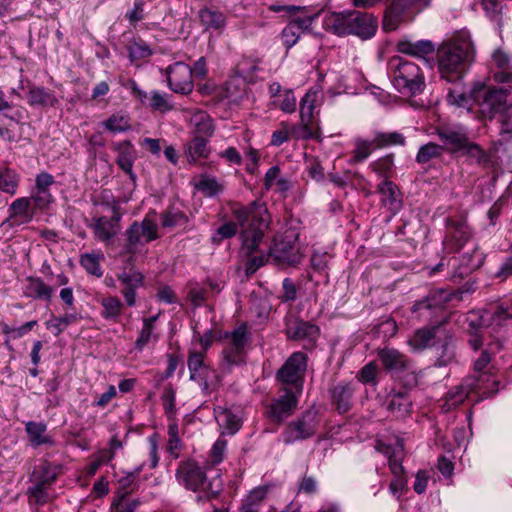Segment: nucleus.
Listing matches in <instances>:
<instances>
[{"mask_svg": "<svg viewBox=\"0 0 512 512\" xmlns=\"http://www.w3.org/2000/svg\"><path fill=\"white\" fill-rule=\"evenodd\" d=\"M232 215L242 228L241 250L248 258L245 263V272L246 275H252L272 259L269 258V253L254 255L269 226L270 215L267 208L256 201L247 206L235 204L232 207Z\"/></svg>", "mask_w": 512, "mask_h": 512, "instance_id": "1", "label": "nucleus"}, {"mask_svg": "<svg viewBox=\"0 0 512 512\" xmlns=\"http://www.w3.org/2000/svg\"><path fill=\"white\" fill-rule=\"evenodd\" d=\"M475 46L468 32L462 31L444 41L437 50L438 71L447 82L460 80L475 60Z\"/></svg>", "mask_w": 512, "mask_h": 512, "instance_id": "2", "label": "nucleus"}, {"mask_svg": "<svg viewBox=\"0 0 512 512\" xmlns=\"http://www.w3.org/2000/svg\"><path fill=\"white\" fill-rule=\"evenodd\" d=\"M389 74L395 89L405 96H416L423 92L426 84L421 68L414 62L394 57L388 64Z\"/></svg>", "mask_w": 512, "mask_h": 512, "instance_id": "3", "label": "nucleus"}, {"mask_svg": "<svg viewBox=\"0 0 512 512\" xmlns=\"http://www.w3.org/2000/svg\"><path fill=\"white\" fill-rule=\"evenodd\" d=\"M225 340L219 366L222 373H229L234 367L246 362L245 347L250 341L247 325L243 323L227 332Z\"/></svg>", "mask_w": 512, "mask_h": 512, "instance_id": "4", "label": "nucleus"}, {"mask_svg": "<svg viewBox=\"0 0 512 512\" xmlns=\"http://www.w3.org/2000/svg\"><path fill=\"white\" fill-rule=\"evenodd\" d=\"M205 358L206 355L198 353L195 348H190L187 357V367L189 379L196 382L202 392L208 395L220 387L222 379L219 372L207 363Z\"/></svg>", "mask_w": 512, "mask_h": 512, "instance_id": "5", "label": "nucleus"}, {"mask_svg": "<svg viewBox=\"0 0 512 512\" xmlns=\"http://www.w3.org/2000/svg\"><path fill=\"white\" fill-rule=\"evenodd\" d=\"M125 236L124 250L130 254L129 261L131 262L146 243L159 238L158 226L152 218L146 215L141 222L134 221L126 230Z\"/></svg>", "mask_w": 512, "mask_h": 512, "instance_id": "6", "label": "nucleus"}, {"mask_svg": "<svg viewBox=\"0 0 512 512\" xmlns=\"http://www.w3.org/2000/svg\"><path fill=\"white\" fill-rule=\"evenodd\" d=\"M510 94V88L487 87L483 83H476L471 90L473 102L480 107L483 114L489 116L502 111Z\"/></svg>", "mask_w": 512, "mask_h": 512, "instance_id": "7", "label": "nucleus"}, {"mask_svg": "<svg viewBox=\"0 0 512 512\" xmlns=\"http://www.w3.org/2000/svg\"><path fill=\"white\" fill-rule=\"evenodd\" d=\"M298 235L293 231H287L283 235H276L269 247V258L277 265L295 266L301 259V253L297 244Z\"/></svg>", "mask_w": 512, "mask_h": 512, "instance_id": "8", "label": "nucleus"}, {"mask_svg": "<svg viewBox=\"0 0 512 512\" xmlns=\"http://www.w3.org/2000/svg\"><path fill=\"white\" fill-rule=\"evenodd\" d=\"M318 89L312 87L300 101V125L303 138H318L320 110Z\"/></svg>", "mask_w": 512, "mask_h": 512, "instance_id": "9", "label": "nucleus"}, {"mask_svg": "<svg viewBox=\"0 0 512 512\" xmlns=\"http://www.w3.org/2000/svg\"><path fill=\"white\" fill-rule=\"evenodd\" d=\"M175 476L178 483L188 490L211 491L212 494L218 492V490H213L212 483L207 480L204 469L193 460L180 462Z\"/></svg>", "mask_w": 512, "mask_h": 512, "instance_id": "10", "label": "nucleus"}, {"mask_svg": "<svg viewBox=\"0 0 512 512\" xmlns=\"http://www.w3.org/2000/svg\"><path fill=\"white\" fill-rule=\"evenodd\" d=\"M307 357L302 352H294L276 373V379L284 388L301 392Z\"/></svg>", "mask_w": 512, "mask_h": 512, "instance_id": "11", "label": "nucleus"}, {"mask_svg": "<svg viewBox=\"0 0 512 512\" xmlns=\"http://www.w3.org/2000/svg\"><path fill=\"white\" fill-rule=\"evenodd\" d=\"M430 2L431 0H392L384 15L383 29L395 30L406 17L411 13L422 11L430 5Z\"/></svg>", "mask_w": 512, "mask_h": 512, "instance_id": "12", "label": "nucleus"}, {"mask_svg": "<svg viewBox=\"0 0 512 512\" xmlns=\"http://www.w3.org/2000/svg\"><path fill=\"white\" fill-rule=\"evenodd\" d=\"M454 298L462 300V292H455L446 289H434L431 290L426 297L417 301L412 306V312L418 313L419 318L427 319L433 314V312L442 309Z\"/></svg>", "mask_w": 512, "mask_h": 512, "instance_id": "13", "label": "nucleus"}, {"mask_svg": "<svg viewBox=\"0 0 512 512\" xmlns=\"http://www.w3.org/2000/svg\"><path fill=\"white\" fill-rule=\"evenodd\" d=\"M447 235L443 242L447 253H456L471 239L472 231L465 218L446 219Z\"/></svg>", "mask_w": 512, "mask_h": 512, "instance_id": "14", "label": "nucleus"}, {"mask_svg": "<svg viewBox=\"0 0 512 512\" xmlns=\"http://www.w3.org/2000/svg\"><path fill=\"white\" fill-rule=\"evenodd\" d=\"M130 267H124L117 274V280L121 285L120 292L129 307L136 305V291L144 285V275L138 270L133 261H129Z\"/></svg>", "mask_w": 512, "mask_h": 512, "instance_id": "15", "label": "nucleus"}, {"mask_svg": "<svg viewBox=\"0 0 512 512\" xmlns=\"http://www.w3.org/2000/svg\"><path fill=\"white\" fill-rule=\"evenodd\" d=\"M318 417L315 413H306L295 421L288 424L282 433L283 441L286 444H292L296 441L311 437L317 428Z\"/></svg>", "mask_w": 512, "mask_h": 512, "instance_id": "16", "label": "nucleus"}, {"mask_svg": "<svg viewBox=\"0 0 512 512\" xmlns=\"http://www.w3.org/2000/svg\"><path fill=\"white\" fill-rule=\"evenodd\" d=\"M299 393V391L282 387L279 397L268 406V417L275 422H281L289 417L296 409Z\"/></svg>", "mask_w": 512, "mask_h": 512, "instance_id": "17", "label": "nucleus"}, {"mask_svg": "<svg viewBox=\"0 0 512 512\" xmlns=\"http://www.w3.org/2000/svg\"><path fill=\"white\" fill-rule=\"evenodd\" d=\"M169 88L175 93L189 94L193 90L191 67L183 62H176L167 68Z\"/></svg>", "mask_w": 512, "mask_h": 512, "instance_id": "18", "label": "nucleus"}, {"mask_svg": "<svg viewBox=\"0 0 512 512\" xmlns=\"http://www.w3.org/2000/svg\"><path fill=\"white\" fill-rule=\"evenodd\" d=\"M55 183L54 176L48 172L36 175L35 186L31 191V200L35 210L47 209L54 201L50 187Z\"/></svg>", "mask_w": 512, "mask_h": 512, "instance_id": "19", "label": "nucleus"}, {"mask_svg": "<svg viewBox=\"0 0 512 512\" xmlns=\"http://www.w3.org/2000/svg\"><path fill=\"white\" fill-rule=\"evenodd\" d=\"M349 35H355L363 40L372 38L377 31V19L369 13L350 11Z\"/></svg>", "mask_w": 512, "mask_h": 512, "instance_id": "20", "label": "nucleus"}, {"mask_svg": "<svg viewBox=\"0 0 512 512\" xmlns=\"http://www.w3.org/2000/svg\"><path fill=\"white\" fill-rule=\"evenodd\" d=\"M121 215L115 211L113 216L108 218L101 216L93 218L89 226L93 230L94 237L103 243H110L120 231Z\"/></svg>", "mask_w": 512, "mask_h": 512, "instance_id": "21", "label": "nucleus"}, {"mask_svg": "<svg viewBox=\"0 0 512 512\" xmlns=\"http://www.w3.org/2000/svg\"><path fill=\"white\" fill-rule=\"evenodd\" d=\"M484 377L489 378V376L486 374L480 376L479 378H476L475 376H469L465 378L460 385L454 389H451L447 393L445 402V405L448 407V409L463 403L471 392L482 390L483 387L480 385V382L483 381Z\"/></svg>", "mask_w": 512, "mask_h": 512, "instance_id": "22", "label": "nucleus"}, {"mask_svg": "<svg viewBox=\"0 0 512 512\" xmlns=\"http://www.w3.org/2000/svg\"><path fill=\"white\" fill-rule=\"evenodd\" d=\"M503 349V343L500 340H494L489 342L485 349L481 352L480 356L475 360L474 362V372L476 378H479L480 376H483L484 374L488 375L489 378H483V381L480 382V385L483 388L487 387V383L492 381L494 383V380L492 379L491 374H488L485 372V369L490 364L492 358L498 354Z\"/></svg>", "mask_w": 512, "mask_h": 512, "instance_id": "23", "label": "nucleus"}, {"mask_svg": "<svg viewBox=\"0 0 512 512\" xmlns=\"http://www.w3.org/2000/svg\"><path fill=\"white\" fill-rule=\"evenodd\" d=\"M287 335L289 338L304 341L305 348H313L319 336V328L308 322L295 321L287 325Z\"/></svg>", "mask_w": 512, "mask_h": 512, "instance_id": "24", "label": "nucleus"}, {"mask_svg": "<svg viewBox=\"0 0 512 512\" xmlns=\"http://www.w3.org/2000/svg\"><path fill=\"white\" fill-rule=\"evenodd\" d=\"M220 98L229 104H239L247 95V84L242 75L231 76L221 87Z\"/></svg>", "mask_w": 512, "mask_h": 512, "instance_id": "25", "label": "nucleus"}, {"mask_svg": "<svg viewBox=\"0 0 512 512\" xmlns=\"http://www.w3.org/2000/svg\"><path fill=\"white\" fill-rule=\"evenodd\" d=\"M444 333L442 324L417 329L407 343L414 351H421L435 343V339Z\"/></svg>", "mask_w": 512, "mask_h": 512, "instance_id": "26", "label": "nucleus"}, {"mask_svg": "<svg viewBox=\"0 0 512 512\" xmlns=\"http://www.w3.org/2000/svg\"><path fill=\"white\" fill-rule=\"evenodd\" d=\"M378 356L383 367L388 371L400 372L413 367L412 362L406 355L393 348L380 350Z\"/></svg>", "mask_w": 512, "mask_h": 512, "instance_id": "27", "label": "nucleus"}, {"mask_svg": "<svg viewBox=\"0 0 512 512\" xmlns=\"http://www.w3.org/2000/svg\"><path fill=\"white\" fill-rule=\"evenodd\" d=\"M113 150L117 152L116 164L126 173L134 182L136 175L133 172V164L135 160V149L129 141H121L113 144Z\"/></svg>", "mask_w": 512, "mask_h": 512, "instance_id": "28", "label": "nucleus"}, {"mask_svg": "<svg viewBox=\"0 0 512 512\" xmlns=\"http://www.w3.org/2000/svg\"><path fill=\"white\" fill-rule=\"evenodd\" d=\"M54 294L53 287L47 285L40 277L27 276L23 295L34 300L50 302Z\"/></svg>", "mask_w": 512, "mask_h": 512, "instance_id": "29", "label": "nucleus"}, {"mask_svg": "<svg viewBox=\"0 0 512 512\" xmlns=\"http://www.w3.org/2000/svg\"><path fill=\"white\" fill-rule=\"evenodd\" d=\"M437 135L451 153L460 152L468 140L467 132L462 127L440 128Z\"/></svg>", "mask_w": 512, "mask_h": 512, "instance_id": "30", "label": "nucleus"}, {"mask_svg": "<svg viewBox=\"0 0 512 512\" xmlns=\"http://www.w3.org/2000/svg\"><path fill=\"white\" fill-rule=\"evenodd\" d=\"M397 50L412 57L425 59L427 56L434 54L436 46L430 40H418L415 42L402 40L397 43Z\"/></svg>", "mask_w": 512, "mask_h": 512, "instance_id": "31", "label": "nucleus"}, {"mask_svg": "<svg viewBox=\"0 0 512 512\" xmlns=\"http://www.w3.org/2000/svg\"><path fill=\"white\" fill-rule=\"evenodd\" d=\"M33 210V201L30 197L17 198L9 206L8 220H12L13 223H28L33 218Z\"/></svg>", "mask_w": 512, "mask_h": 512, "instance_id": "32", "label": "nucleus"}, {"mask_svg": "<svg viewBox=\"0 0 512 512\" xmlns=\"http://www.w3.org/2000/svg\"><path fill=\"white\" fill-rule=\"evenodd\" d=\"M349 19L350 11L347 13L330 12L325 14L322 26L325 30L335 35H349V32H351V30H349Z\"/></svg>", "mask_w": 512, "mask_h": 512, "instance_id": "33", "label": "nucleus"}, {"mask_svg": "<svg viewBox=\"0 0 512 512\" xmlns=\"http://www.w3.org/2000/svg\"><path fill=\"white\" fill-rule=\"evenodd\" d=\"M495 311L489 310H477L470 311L467 314L466 322L468 324L471 333H476L479 329L483 327H489L491 325H501V320L499 318H495Z\"/></svg>", "mask_w": 512, "mask_h": 512, "instance_id": "34", "label": "nucleus"}, {"mask_svg": "<svg viewBox=\"0 0 512 512\" xmlns=\"http://www.w3.org/2000/svg\"><path fill=\"white\" fill-rule=\"evenodd\" d=\"M411 406L412 401L405 391H393L388 395L387 409L397 418L407 416Z\"/></svg>", "mask_w": 512, "mask_h": 512, "instance_id": "35", "label": "nucleus"}, {"mask_svg": "<svg viewBox=\"0 0 512 512\" xmlns=\"http://www.w3.org/2000/svg\"><path fill=\"white\" fill-rule=\"evenodd\" d=\"M377 192L381 196V203L390 210H398L401 206L400 193L397 186L389 181L383 180L377 186Z\"/></svg>", "mask_w": 512, "mask_h": 512, "instance_id": "36", "label": "nucleus"}, {"mask_svg": "<svg viewBox=\"0 0 512 512\" xmlns=\"http://www.w3.org/2000/svg\"><path fill=\"white\" fill-rule=\"evenodd\" d=\"M185 154L189 163H197L199 159L208 158L210 148L208 140L202 136H194L185 146Z\"/></svg>", "mask_w": 512, "mask_h": 512, "instance_id": "37", "label": "nucleus"}, {"mask_svg": "<svg viewBox=\"0 0 512 512\" xmlns=\"http://www.w3.org/2000/svg\"><path fill=\"white\" fill-rule=\"evenodd\" d=\"M452 262L455 267L458 262L460 265L455 268L453 272L452 279L456 281L457 279H463L466 275L471 273L473 270L477 269L481 265V259H474L473 255L463 254L460 259L456 257H452L449 259V264Z\"/></svg>", "mask_w": 512, "mask_h": 512, "instance_id": "38", "label": "nucleus"}, {"mask_svg": "<svg viewBox=\"0 0 512 512\" xmlns=\"http://www.w3.org/2000/svg\"><path fill=\"white\" fill-rule=\"evenodd\" d=\"M188 222L187 215L177 208H169L160 214L162 228H185Z\"/></svg>", "mask_w": 512, "mask_h": 512, "instance_id": "39", "label": "nucleus"}, {"mask_svg": "<svg viewBox=\"0 0 512 512\" xmlns=\"http://www.w3.org/2000/svg\"><path fill=\"white\" fill-rule=\"evenodd\" d=\"M27 98L31 106L54 107L58 104V99L44 87H30Z\"/></svg>", "mask_w": 512, "mask_h": 512, "instance_id": "40", "label": "nucleus"}, {"mask_svg": "<svg viewBox=\"0 0 512 512\" xmlns=\"http://www.w3.org/2000/svg\"><path fill=\"white\" fill-rule=\"evenodd\" d=\"M191 124L194 126L195 136L209 138L214 133L212 118L204 111H197L191 117Z\"/></svg>", "mask_w": 512, "mask_h": 512, "instance_id": "41", "label": "nucleus"}, {"mask_svg": "<svg viewBox=\"0 0 512 512\" xmlns=\"http://www.w3.org/2000/svg\"><path fill=\"white\" fill-rule=\"evenodd\" d=\"M100 304L102 318L114 322L117 321L124 308V304L117 296L104 297L100 300Z\"/></svg>", "mask_w": 512, "mask_h": 512, "instance_id": "42", "label": "nucleus"}, {"mask_svg": "<svg viewBox=\"0 0 512 512\" xmlns=\"http://www.w3.org/2000/svg\"><path fill=\"white\" fill-rule=\"evenodd\" d=\"M199 19L206 29H221L226 24V18L222 12L209 8H202L199 11Z\"/></svg>", "mask_w": 512, "mask_h": 512, "instance_id": "43", "label": "nucleus"}, {"mask_svg": "<svg viewBox=\"0 0 512 512\" xmlns=\"http://www.w3.org/2000/svg\"><path fill=\"white\" fill-rule=\"evenodd\" d=\"M26 431L33 446L52 444V439L45 434L46 425L40 422L30 421L26 424Z\"/></svg>", "mask_w": 512, "mask_h": 512, "instance_id": "44", "label": "nucleus"}, {"mask_svg": "<svg viewBox=\"0 0 512 512\" xmlns=\"http://www.w3.org/2000/svg\"><path fill=\"white\" fill-rule=\"evenodd\" d=\"M352 393L353 389L348 385H339L333 389L332 399L339 413H346L349 410Z\"/></svg>", "mask_w": 512, "mask_h": 512, "instance_id": "45", "label": "nucleus"}, {"mask_svg": "<svg viewBox=\"0 0 512 512\" xmlns=\"http://www.w3.org/2000/svg\"><path fill=\"white\" fill-rule=\"evenodd\" d=\"M443 152V146L434 142H428L419 148L416 154V162L419 164H426L432 160L441 158Z\"/></svg>", "mask_w": 512, "mask_h": 512, "instance_id": "46", "label": "nucleus"}, {"mask_svg": "<svg viewBox=\"0 0 512 512\" xmlns=\"http://www.w3.org/2000/svg\"><path fill=\"white\" fill-rule=\"evenodd\" d=\"M383 452L388 456V465L391 473L394 476L404 475V468L402 466L404 457L403 444L398 443L393 450L386 448Z\"/></svg>", "mask_w": 512, "mask_h": 512, "instance_id": "47", "label": "nucleus"}, {"mask_svg": "<svg viewBox=\"0 0 512 512\" xmlns=\"http://www.w3.org/2000/svg\"><path fill=\"white\" fill-rule=\"evenodd\" d=\"M20 181V175L13 169L0 170V190L15 195Z\"/></svg>", "mask_w": 512, "mask_h": 512, "instance_id": "48", "label": "nucleus"}, {"mask_svg": "<svg viewBox=\"0 0 512 512\" xmlns=\"http://www.w3.org/2000/svg\"><path fill=\"white\" fill-rule=\"evenodd\" d=\"M377 148L375 139L368 141L362 138H356L354 142L353 156L351 163H359L366 160L372 151Z\"/></svg>", "mask_w": 512, "mask_h": 512, "instance_id": "49", "label": "nucleus"}, {"mask_svg": "<svg viewBox=\"0 0 512 512\" xmlns=\"http://www.w3.org/2000/svg\"><path fill=\"white\" fill-rule=\"evenodd\" d=\"M218 424L224 428L227 433L234 434L241 426L239 418L230 410L224 409L216 413Z\"/></svg>", "mask_w": 512, "mask_h": 512, "instance_id": "50", "label": "nucleus"}, {"mask_svg": "<svg viewBox=\"0 0 512 512\" xmlns=\"http://www.w3.org/2000/svg\"><path fill=\"white\" fill-rule=\"evenodd\" d=\"M196 188L206 197H213L222 192L223 185L216 178L207 175H201L196 184Z\"/></svg>", "mask_w": 512, "mask_h": 512, "instance_id": "51", "label": "nucleus"}, {"mask_svg": "<svg viewBox=\"0 0 512 512\" xmlns=\"http://www.w3.org/2000/svg\"><path fill=\"white\" fill-rule=\"evenodd\" d=\"M78 316L76 313H66L63 316L52 317L46 322L48 329H54V335H60L69 325L77 322Z\"/></svg>", "mask_w": 512, "mask_h": 512, "instance_id": "52", "label": "nucleus"}, {"mask_svg": "<svg viewBox=\"0 0 512 512\" xmlns=\"http://www.w3.org/2000/svg\"><path fill=\"white\" fill-rule=\"evenodd\" d=\"M460 152L477 164H486L489 161L487 153L478 144L469 141V139Z\"/></svg>", "mask_w": 512, "mask_h": 512, "instance_id": "53", "label": "nucleus"}, {"mask_svg": "<svg viewBox=\"0 0 512 512\" xmlns=\"http://www.w3.org/2000/svg\"><path fill=\"white\" fill-rule=\"evenodd\" d=\"M129 58L131 61L148 58L152 55V49L142 39H134L128 46Z\"/></svg>", "mask_w": 512, "mask_h": 512, "instance_id": "54", "label": "nucleus"}, {"mask_svg": "<svg viewBox=\"0 0 512 512\" xmlns=\"http://www.w3.org/2000/svg\"><path fill=\"white\" fill-rule=\"evenodd\" d=\"M101 259H103L102 254L96 255L87 253L81 256L80 264L88 274L96 277H101L103 275V271L100 265Z\"/></svg>", "mask_w": 512, "mask_h": 512, "instance_id": "55", "label": "nucleus"}, {"mask_svg": "<svg viewBox=\"0 0 512 512\" xmlns=\"http://www.w3.org/2000/svg\"><path fill=\"white\" fill-rule=\"evenodd\" d=\"M59 469L57 466L50 463H44L40 466L39 472L35 475V481L49 486L54 483L58 477Z\"/></svg>", "mask_w": 512, "mask_h": 512, "instance_id": "56", "label": "nucleus"}, {"mask_svg": "<svg viewBox=\"0 0 512 512\" xmlns=\"http://www.w3.org/2000/svg\"><path fill=\"white\" fill-rule=\"evenodd\" d=\"M377 148L389 147L394 145H405V137L398 132L377 133L374 137Z\"/></svg>", "mask_w": 512, "mask_h": 512, "instance_id": "57", "label": "nucleus"}, {"mask_svg": "<svg viewBox=\"0 0 512 512\" xmlns=\"http://www.w3.org/2000/svg\"><path fill=\"white\" fill-rule=\"evenodd\" d=\"M236 221H238L236 219ZM239 222H226L221 225L216 232L212 235L211 241L213 244L219 245L223 240L230 239L236 235L238 231Z\"/></svg>", "mask_w": 512, "mask_h": 512, "instance_id": "58", "label": "nucleus"}, {"mask_svg": "<svg viewBox=\"0 0 512 512\" xmlns=\"http://www.w3.org/2000/svg\"><path fill=\"white\" fill-rule=\"evenodd\" d=\"M103 125L107 130L113 133L124 132L129 130L131 127L129 118L120 114H113L103 123Z\"/></svg>", "mask_w": 512, "mask_h": 512, "instance_id": "59", "label": "nucleus"}, {"mask_svg": "<svg viewBox=\"0 0 512 512\" xmlns=\"http://www.w3.org/2000/svg\"><path fill=\"white\" fill-rule=\"evenodd\" d=\"M378 374V366L374 361L364 365L357 373L356 378L363 384H375Z\"/></svg>", "mask_w": 512, "mask_h": 512, "instance_id": "60", "label": "nucleus"}, {"mask_svg": "<svg viewBox=\"0 0 512 512\" xmlns=\"http://www.w3.org/2000/svg\"><path fill=\"white\" fill-rule=\"evenodd\" d=\"M141 472V467L136 468L133 472L119 480L118 497H126L127 494L134 490L135 479Z\"/></svg>", "mask_w": 512, "mask_h": 512, "instance_id": "61", "label": "nucleus"}, {"mask_svg": "<svg viewBox=\"0 0 512 512\" xmlns=\"http://www.w3.org/2000/svg\"><path fill=\"white\" fill-rule=\"evenodd\" d=\"M454 362H456V348L451 342H446L441 347V352L439 353L436 364L442 367Z\"/></svg>", "mask_w": 512, "mask_h": 512, "instance_id": "62", "label": "nucleus"}, {"mask_svg": "<svg viewBox=\"0 0 512 512\" xmlns=\"http://www.w3.org/2000/svg\"><path fill=\"white\" fill-rule=\"evenodd\" d=\"M161 399H162L163 407H164V410H165V413H166L168 419H172V417H174V414L176 412V408H175L176 392L171 385L165 387Z\"/></svg>", "mask_w": 512, "mask_h": 512, "instance_id": "63", "label": "nucleus"}, {"mask_svg": "<svg viewBox=\"0 0 512 512\" xmlns=\"http://www.w3.org/2000/svg\"><path fill=\"white\" fill-rule=\"evenodd\" d=\"M149 107L153 110L165 112L172 109V105L169 104L167 95L160 93L159 91H152L149 97Z\"/></svg>", "mask_w": 512, "mask_h": 512, "instance_id": "64", "label": "nucleus"}]
</instances>
